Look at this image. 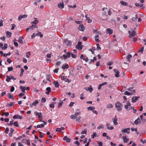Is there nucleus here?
Returning a JSON list of instances; mask_svg holds the SVG:
<instances>
[{
	"mask_svg": "<svg viewBox=\"0 0 146 146\" xmlns=\"http://www.w3.org/2000/svg\"><path fill=\"white\" fill-rule=\"evenodd\" d=\"M143 115H141L140 116V117L141 119V120L142 122H145V120L143 119Z\"/></svg>",
	"mask_w": 146,
	"mask_h": 146,
	"instance_id": "nucleus-44",
	"label": "nucleus"
},
{
	"mask_svg": "<svg viewBox=\"0 0 146 146\" xmlns=\"http://www.w3.org/2000/svg\"><path fill=\"white\" fill-rule=\"evenodd\" d=\"M63 102L62 101L60 102L58 104V107H61L63 104Z\"/></svg>",
	"mask_w": 146,
	"mask_h": 146,
	"instance_id": "nucleus-51",
	"label": "nucleus"
},
{
	"mask_svg": "<svg viewBox=\"0 0 146 146\" xmlns=\"http://www.w3.org/2000/svg\"><path fill=\"white\" fill-rule=\"evenodd\" d=\"M79 30L84 31L85 29V27L82 24L80 25L78 28Z\"/></svg>",
	"mask_w": 146,
	"mask_h": 146,
	"instance_id": "nucleus-14",
	"label": "nucleus"
},
{
	"mask_svg": "<svg viewBox=\"0 0 146 146\" xmlns=\"http://www.w3.org/2000/svg\"><path fill=\"white\" fill-rule=\"evenodd\" d=\"M59 70L58 68H56L53 70V72L54 73H57L58 72V70Z\"/></svg>",
	"mask_w": 146,
	"mask_h": 146,
	"instance_id": "nucleus-57",
	"label": "nucleus"
},
{
	"mask_svg": "<svg viewBox=\"0 0 146 146\" xmlns=\"http://www.w3.org/2000/svg\"><path fill=\"white\" fill-rule=\"evenodd\" d=\"M99 36L98 35H96L95 36V40L96 42H100V40L98 39Z\"/></svg>",
	"mask_w": 146,
	"mask_h": 146,
	"instance_id": "nucleus-27",
	"label": "nucleus"
},
{
	"mask_svg": "<svg viewBox=\"0 0 146 146\" xmlns=\"http://www.w3.org/2000/svg\"><path fill=\"white\" fill-rule=\"evenodd\" d=\"M114 72L115 73V76L116 77H119L120 75L119 74V71L116 69H114Z\"/></svg>",
	"mask_w": 146,
	"mask_h": 146,
	"instance_id": "nucleus-12",
	"label": "nucleus"
},
{
	"mask_svg": "<svg viewBox=\"0 0 146 146\" xmlns=\"http://www.w3.org/2000/svg\"><path fill=\"white\" fill-rule=\"evenodd\" d=\"M115 108L118 111H121L122 110L123 104L117 101L115 103Z\"/></svg>",
	"mask_w": 146,
	"mask_h": 146,
	"instance_id": "nucleus-1",
	"label": "nucleus"
},
{
	"mask_svg": "<svg viewBox=\"0 0 146 146\" xmlns=\"http://www.w3.org/2000/svg\"><path fill=\"white\" fill-rule=\"evenodd\" d=\"M66 55L63 54L62 56L63 57V58L65 59L70 57V52H66Z\"/></svg>",
	"mask_w": 146,
	"mask_h": 146,
	"instance_id": "nucleus-8",
	"label": "nucleus"
},
{
	"mask_svg": "<svg viewBox=\"0 0 146 146\" xmlns=\"http://www.w3.org/2000/svg\"><path fill=\"white\" fill-rule=\"evenodd\" d=\"M107 127V128L109 130H112L114 129L113 127L111 126H110V124L109 123H107L106 124Z\"/></svg>",
	"mask_w": 146,
	"mask_h": 146,
	"instance_id": "nucleus-21",
	"label": "nucleus"
},
{
	"mask_svg": "<svg viewBox=\"0 0 146 146\" xmlns=\"http://www.w3.org/2000/svg\"><path fill=\"white\" fill-rule=\"evenodd\" d=\"M35 21L32 22V23H33L34 24H35L36 25V24L38 23V21L37 20V19L36 18H35Z\"/></svg>",
	"mask_w": 146,
	"mask_h": 146,
	"instance_id": "nucleus-37",
	"label": "nucleus"
},
{
	"mask_svg": "<svg viewBox=\"0 0 146 146\" xmlns=\"http://www.w3.org/2000/svg\"><path fill=\"white\" fill-rule=\"evenodd\" d=\"M61 78L62 80H64L65 82H69V79L67 78L66 76L62 75L61 76Z\"/></svg>",
	"mask_w": 146,
	"mask_h": 146,
	"instance_id": "nucleus-11",
	"label": "nucleus"
},
{
	"mask_svg": "<svg viewBox=\"0 0 146 146\" xmlns=\"http://www.w3.org/2000/svg\"><path fill=\"white\" fill-rule=\"evenodd\" d=\"M107 107L108 108H112L113 107V106L111 104H109L107 105Z\"/></svg>",
	"mask_w": 146,
	"mask_h": 146,
	"instance_id": "nucleus-40",
	"label": "nucleus"
},
{
	"mask_svg": "<svg viewBox=\"0 0 146 146\" xmlns=\"http://www.w3.org/2000/svg\"><path fill=\"white\" fill-rule=\"evenodd\" d=\"M14 104V102H11L10 104H8L7 105V106L9 107H11L12 106H13Z\"/></svg>",
	"mask_w": 146,
	"mask_h": 146,
	"instance_id": "nucleus-46",
	"label": "nucleus"
},
{
	"mask_svg": "<svg viewBox=\"0 0 146 146\" xmlns=\"http://www.w3.org/2000/svg\"><path fill=\"white\" fill-rule=\"evenodd\" d=\"M11 77L8 76H7V78L6 79V80L8 82H9L10 80H11Z\"/></svg>",
	"mask_w": 146,
	"mask_h": 146,
	"instance_id": "nucleus-41",
	"label": "nucleus"
},
{
	"mask_svg": "<svg viewBox=\"0 0 146 146\" xmlns=\"http://www.w3.org/2000/svg\"><path fill=\"white\" fill-rule=\"evenodd\" d=\"M82 44L81 42L79 41L78 43V44L76 46V48L79 50H81L83 46V45L81 44Z\"/></svg>",
	"mask_w": 146,
	"mask_h": 146,
	"instance_id": "nucleus-4",
	"label": "nucleus"
},
{
	"mask_svg": "<svg viewBox=\"0 0 146 146\" xmlns=\"http://www.w3.org/2000/svg\"><path fill=\"white\" fill-rule=\"evenodd\" d=\"M120 3L123 6H126L128 5V3L123 1H121L120 2Z\"/></svg>",
	"mask_w": 146,
	"mask_h": 146,
	"instance_id": "nucleus-33",
	"label": "nucleus"
},
{
	"mask_svg": "<svg viewBox=\"0 0 146 146\" xmlns=\"http://www.w3.org/2000/svg\"><path fill=\"white\" fill-rule=\"evenodd\" d=\"M108 33L107 34L109 33L110 35L112 34L113 33V30L110 28H108L106 29Z\"/></svg>",
	"mask_w": 146,
	"mask_h": 146,
	"instance_id": "nucleus-25",
	"label": "nucleus"
},
{
	"mask_svg": "<svg viewBox=\"0 0 146 146\" xmlns=\"http://www.w3.org/2000/svg\"><path fill=\"white\" fill-rule=\"evenodd\" d=\"M3 44L2 43H0V47L2 48L3 50H6L7 48V44L4 43V46L3 47Z\"/></svg>",
	"mask_w": 146,
	"mask_h": 146,
	"instance_id": "nucleus-7",
	"label": "nucleus"
},
{
	"mask_svg": "<svg viewBox=\"0 0 146 146\" xmlns=\"http://www.w3.org/2000/svg\"><path fill=\"white\" fill-rule=\"evenodd\" d=\"M25 86H20V88L21 90L22 91V92H23L24 93H25Z\"/></svg>",
	"mask_w": 146,
	"mask_h": 146,
	"instance_id": "nucleus-34",
	"label": "nucleus"
},
{
	"mask_svg": "<svg viewBox=\"0 0 146 146\" xmlns=\"http://www.w3.org/2000/svg\"><path fill=\"white\" fill-rule=\"evenodd\" d=\"M131 104L130 102H127L126 105L124 106V107L128 111L130 110L129 107L131 106Z\"/></svg>",
	"mask_w": 146,
	"mask_h": 146,
	"instance_id": "nucleus-10",
	"label": "nucleus"
},
{
	"mask_svg": "<svg viewBox=\"0 0 146 146\" xmlns=\"http://www.w3.org/2000/svg\"><path fill=\"white\" fill-rule=\"evenodd\" d=\"M27 17V15H21L18 17V20L20 21L22 18H26Z\"/></svg>",
	"mask_w": 146,
	"mask_h": 146,
	"instance_id": "nucleus-22",
	"label": "nucleus"
},
{
	"mask_svg": "<svg viewBox=\"0 0 146 146\" xmlns=\"http://www.w3.org/2000/svg\"><path fill=\"white\" fill-rule=\"evenodd\" d=\"M74 104V102H71L70 104H69V106L70 107H71L73 106V105Z\"/></svg>",
	"mask_w": 146,
	"mask_h": 146,
	"instance_id": "nucleus-59",
	"label": "nucleus"
},
{
	"mask_svg": "<svg viewBox=\"0 0 146 146\" xmlns=\"http://www.w3.org/2000/svg\"><path fill=\"white\" fill-rule=\"evenodd\" d=\"M46 90L47 91L45 93L47 94H49L51 92V89L50 87H48L46 88Z\"/></svg>",
	"mask_w": 146,
	"mask_h": 146,
	"instance_id": "nucleus-19",
	"label": "nucleus"
},
{
	"mask_svg": "<svg viewBox=\"0 0 146 146\" xmlns=\"http://www.w3.org/2000/svg\"><path fill=\"white\" fill-rule=\"evenodd\" d=\"M85 89L86 90V91H89L90 92H91L92 90H93V89L92 88L90 87H89L88 89H87V88H85Z\"/></svg>",
	"mask_w": 146,
	"mask_h": 146,
	"instance_id": "nucleus-32",
	"label": "nucleus"
},
{
	"mask_svg": "<svg viewBox=\"0 0 146 146\" xmlns=\"http://www.w3.org/2000/svg\"><path fill=\"white\" fill-rule=\"evenodd\" d=\"M13 68L12 67H8V71H11L13 70Z\"/></svg>",
	"mask_w": 146,
	"mask_h": 146,
	"instance_id": "nucleus-61",
	"label": "nucleus"
},
{
	"mask_svg": "<svg viewBox=\"0 0 146 146\" xmlns=\"http://www.w3.org/2000/svg\"><path fill=\"white\" fill-rule=\"evenodd\" d=\"M122 139L123 140L124 143H126L129 141V139H127L125 136H123L122 137Z\"/></svg>",
	"mask_w": 146,
	"mask_h": 146,
	"instance_id": "nucleus-16",
	"label": "nucleus"
},
{
	"mask_svg": "<svg viewBox=\"0 0 146 146\" xmlns=\"http://www.w3.org/2000/svg\"><path fill=\"white\" fill-rule=\"evenodd\" d=\"M39 137L40 138H42L43 137L44 135V134L42 133L41 132L39 131Z\"/></svg>",
	"mask_w": 146,
	"mask_h": 146,
	"instance_id": "nucleus-39",
	"label": "nucleus"
},
{
	"mask_svg": "<svg viewBox=\"0 0 146 146\" xmlns=\"http://www.w3.org/2000/svg\"><path fill=\"white\" fill-rule=\"evenodd\" d=\"M19 116V115H15L13 117V118L14 119H17Z\"/></svg>",
	"mask_w": 146,
	"mask_h": 146,
	"instance_id": "nucleus-49",
	"label": "nucleus"
},
{
	"mask_svg": "<svg viewBox=\"0 0 146 146\" xmlns=\"http://www.w3.org/2000/svg\"><path fill=\"white\" fill-rule=\"evenodd\" d=\"M56 131L59 132H61V129L60 128H57L56 129Z\"/></svg>",
	"mask_w": 146,
	"mask_h": 146,
	"instance_id": "nucleus-62",
	"label": "nucleus"
},
{
	"mask_svg": "<svg viewBox=\"0 0 146 146\" xmlns=\"http://www.w3.org/2000/svg\"><path fill=\"white\" fill-rule=\"evenodd\" d=\"M6 34L7 35V36L8 37H10L12 35V33L9 32V31H7L6 33Z\"/></svg>",
	"mask_w": 146,
	"mask_h": 146,
	"instance_id": "nucleus-29",
	"label": "nucleus"
},
{
	"mask_svg": "<svg viewBox=\"0 0 146 146\" xmlns=\"http://www.w3.org/2000/svg\"><path fill=\"white\" fill-rule=\"evenodd\" d=\"M132 94V93L131 94V93H130V92H128L127 91H126L124 93V94L125 95H128V96H130Z\"/></svg>",
	"mask_w": 146,
	"mask_h": 146,
	"instance_id": "nucleus-42",
	"label": "nucleus"
},
{
	"mask_svg": "<svg viewBox=\"0 0 146 146\" xmlns=\"http://www.w3.org/2000/svg\"><path fill=\"white\" fill-rule=\"evenodd\" d=\"M46 99L44 98H42L41 99V102L42 103H44L46 101Z\"/></svg>",
	"mask_w": 146,
	"mask_h": 146,
	"instance_id": "nucleus-48",
	"label": "nucleus"
},
{
	"mask_svg": "<svg viewBox=\"0 0 146 146\" xmlns=\"http://www.w3.org/2000/svg\"><path fill=\"white\" fill-rule=\"evenodd\" d=\"M139 97H134L132 98V101L133 102H136L138 100V98H139Z\"/></svg>",
	"mask_w": 146,
	"mask_h": 146,
	"instance_id": "nucleus-17",
	"label": "nucleus"
},
{
	"mask_svg": "<svg viewBox=\"0 0 146 146\" xmlns=\"http://www.w3.org/2000/svg\"><path fill=\"white\" fill-rule=\"evenodd\" d=\"M141 123L140 120L139 118H137L134 121V123L136 125H137L138 124H140Z\"/></svg>",
	"mask_w": 146,
	"mask_h": 146,
	"instance_id": "nucleus-23",
	"label": "nucleus"
},
{
	"mask_svg": "<svg viewBox=\"0 0 146 146\" xmlns=\"http://www.w3.org/2000/svg\"><path fill=\"white\" fill-rule=\"evenodd\" d=\"M13 125L14 126L16 127H18L19 126V125L18 124L17 122V121L14 122L13 123Z\"/></svg>",
	"mask_w": 146,
	"mask_h": 146,
	"instance_id": "nucleus-53",
	"label": "nucleus"
},
{
	"mask_svg": "<svg viewBox=\"0 0 146 146\" xmlns=\"http://www.w3.org/2000/svg\"><path fill=\"white\" fill-rule=\"evenodd\" d=\"M130 129L129 128H125L124 129L122 130H121V131L122 133L129 134L130 133Z\"/></svg>",
	"mask_w": 146,
	"mask_h": 146,
	"instance_id": "nucleus-9",
	"label": "nucleus"
},
{
	"mask_svg": "<svg viewBox=\"0 0 146 146\" xmlns=\"http://www.w3.org/2000/svg\"><path fill=\"white\" fill-rule=\"evenodd\" d=\"M86 20H87L88 21V22L89 23H91L92 22V20L91 19H89V18H88V19H86Z\"/></svg>",
	"mask_w": 146,
	"mask_h": 146,
	"instance_id": "nucleus-58",
	"label": "nucleus"
},
{
	"mask_svg": "<svg viewBox=\"0 0 146 146\" xmlns=\"http://www.w3.org/2000/svg\"><path fill=\"white\" fill-rule=\"evenodd\" d=\"M132 57V55L130 54L127 55V59L128 61L129 62H130L131 58Z\"/></svg>",
	"mask_w": 146,
	"mask_h": 146,
	"instance_id": "nucleus-30",
	"label": "nucleus"
},
{
	"mask_svg": "<svg viewBox=\"0 0 146 146\" xmlns=\"http://www.w3.org/2000/svg\"><path fill=\"white\" fill-rule=\"evenodd\" d=\"M69 68V65L68 64H66L65 65H63L62 67V68L63 69H68Z\"/></svg>",
	"mask_w": 146,
	"mask_h": 146,
	"instance_id": "nucleus-28",
	"label": "nucleus"
},
{
	"mask_svg": "<svg viewBox=\"0 0 146 146\" xmlns=\"http://www.w3.org/2000/svg\"><path fill=\"white\" fill-rule=\"evenodd\" d=\"M80 114V112H76L74 115H72L70 116V118L71 119H76V121H79L80 119V117H77V116Z\"/></svg>",
	"mask_w": 146,
	"mask_h": 146,
	"instance_id": "nucleus-2",
	"label": "nucleus"
},
{
	"mask_svg": "<svg viewBox=\"0 0 146 146\" xmlns=\"http://www.w3.org/2000/svg\"><path fill=\"white\" fill-rule=\"evenodd\" d=\"M117 121V119L116 117H115L113 119V123L115 125H117L118 124V123Z\"/></svg>",
	"mask_w": 146,
	"mask_h": 146,
	"instance_id": "nucleus-24",
	"label": "nucleus"
},
{
	"mask_svg": "<svg viewBox=\"0 0 146 146\" xmlns=\"http://www.w3.org/2000/svg\"><path fill=\"white\" fill-rule=\"evenodd\" d=\"M143 49H144V48L143 47H142L139 50H138V52H143Z\"/></svg>",
	"mask_w": 146,
	"mask_h": 146,
	"instance_id": "nucleus-56",
	"label": "nucleus"
},
{
	"mask_svg": "<svg viewBox=\"0 0 146 146\" xmlns=\"http://www.w3.org/2000/svg\"><path fill=\"white\" fill-rule=\"evenodd\" d=\"M36 115L38 116V118L40 120V121H42V113L41 112H37L36 111L35 112Z\"/></svg>",
	"mask_w": 146,
	"mask_h": 146,
	"instance_id": "nucleus-5",
	"label": "nucleus"
},
{
	"mask_svg": "<svg viewBox=\"0 0 146 146\" xmlns=\"http://www.w3.org/2000/svg\"><path fill=\"white\" fill-rule=\"evenodd\" d=\"M25 95V94L24 93H21L19 95V96L20 98L23 96L24 95Z\"/></svg>",
	"mask_w": 146,
	"mask_h": 146,
	"instance_id": "nucleus-64",
	"label": "nucleus"
},
{
	"mask_svg": "<svg viewBox=\"0 0 146 146\" xmlns=\"http://www.w3.org/2000/svg\"><path fill=\"white\" fill-rule=\"evenodd\" d=\"M84 96V94L83 93L82 94L80 95V99L81 100H83L85 98L83 97V96Z\"/></svg>",
	"mask_w": 146,
	"mask_h": 146,
	"instance_id": "nucleus-52",
	"label": "nucleus"
},
{
	"mask_svg": "<svg viewBox=\"0 0 146 146\" xmlns=\"http://www.w3.org/2000/svg\"><path fill=\"white\" fill-rule=\"evenodd\" d=\"M31 29H33L34 28L36 27H37V25L35 24L32 25L31 26L29 27Z\"/></svg>",
	"mask_w": 146,
	"mask_h": 146,
	"instance_id": "nucleus-35",
	"label": "nucleus"
},
{
	"mask_svg": "<svg viewBox=\"0 0 146 146\" xmlns=\"http://www.w3.org/2000/svg\"><path fill=\"white\" fill-rule=\"evenodd\" d=\"M7 95L8 96V97L9 99H11L13 100H14V98L13 95H11L10 93H8Z\"/></svg>",
	"mask_w": 146,
	"mask_h": 146,
	"instance_id": "nucleus-31",
	"label": "nucleus"
},
{
	"mask_svg": "<svg viewBox=\"0 0 146 146\" xmlns=\"http://www.w3.org/2000/svg\"><path fill=\"white\" fill-rule=\"evenodd\" d=\"M83 60H85L86 62H88V59L86 56L84 57L83 58Z\"/></svg>",
	"mask_w": 146,
	"mask_h": 146,
	"instance_id": "nucleus-45",
	"label": "nucleus"
},
{
	"mask_svg": "<svg viewBox=\"0 0 146 146\" xmlns=\"http://www.w3.org/2000/svg\"><path fill=\"white\" fill-rule=\"evenodd\" d=\"M64 140L67 143H69L71 139L69 138L68 137L66 136H64L63 138Z\"/></svg>",
	"mask_w": 146,
	"mask_h": 146,
	"instance_id": "nucleus-15",
	"label": "nucleus"
},
{
	"mask_svg": "<svg viewBox=\"0 0 146 146\" xmlns=\"http://www.w3.org/2000/svg\"><path fill=\"white\" fill-rule=\"evenodd\" d=\"M87 130L86 129H85L84 130L82 131L81 133L82 134H86L87 133Z\"/></svg>",
	"mask_w": 146,
	"mask_h": 146,
	"instance_id": "nucleus-43",
	"label": "nucleus"
},
{
	"mask_svg": "<svg viewBox=\"0 0 146 146\" xmlns=\"http://www.w3.org/2000/svg\"><path fill=\"white\" fill-rule=\"evenodd\" d=\"M72 57L73 58H75L76 57V54H71Z\"/></svg>",
	"mask_w": 146,
	"mask_h": 146,
	"instance_id": "nucleus-54",
	"label": "nucleus"
},
{
	"mask_svg": "<svg viewBox=\"0 0 146 146\" xmlns=\"http://www.w3.org/2000/svg\"><path fill=\"white\" fill-rule=\"evenodd\" d=\"M135 28L134 30H133L132 31H129L128 32V33L129 34V37L130 38H132L134 36L136 35V32L135 31Z\"/></svg>",
	"mask_w": 146,
	"mask_h": 146,
	"instance_id": "nucleus-3",
	"label": "nucleus"
},
{
	"mask_svg": "<svg viewBox=\"0 0 146 146\" xmlns=\"http://www.w3.org/2000/svg\"><path fill=\"white\" fill-rule=\"evenodd\" d=\"M104 126L103 125H99L97 127V129H100L103 128Z\"/></svg>",
	"mask_w": 146,
	"mask_h": 146,
	"instance_id": "nucleus-60",
	"label": "nucleus"
},
{
	"mask_svg": "<svg viewBox=\"0 0 146 146\" xmlns=\"http://www.w3.org/2000/svg\"><path fill=\"white\" fill-rule=\"evenodd\" d=\"M53 84H54L56 88H58L60 86L58 82L56 81H55L53 82Z\"/></svg>",
	"mask_w": 146,
	"mask_h": 146,
	"instance_id": "nucleus-20",
	"label": "nucleus"
},
{
	"mask_svg": "<svg viewBox=\"0 0 146 146\" xmlns=\"http://www.w3.org/2000/svg\"><path fill=\"white\" fill-rule=\"evenodd\" d=\"M64 42L66 45L68 46H71L72 44L71 42L69 40L67 39H65L64 40Z\"/></svg>",
	"mask_w": 146,
	"mask_h": 146,
	"instance_id": "nucleus-6",
	"label": "nucleus"
},
{
	"mask_svg": "<svg viewBox=\"0 0 146 146\" xmlns=\"http://www.w3.org/2000/svg\"><path fill=\"white\" fill-rule=\"evenodd\" d=\"M24 38L22 36H20L18 42L19 43H20L21 44H23V42L22 39H23Z\"/></svg>",
	"mask_w": 146,
	"mask_h": 146,
	"instance_id": "nucleus-26",
	"label": "nucleus"
},
{
	"mask_svg": "<svg viewBox=\"0 0 146 146\" xmlns=\"http://www.w3.org/2000/svg\"><path fill=\"white\" fill-rule=\"evenodd\" d=\"M38 103V101L37 100H36L35 101L32 103V105L33 106H36L37 104Z\"/></svg>",
	"mask_w": 146,
	"mask_h": 146,
	"instance_id": "nucleus-36",
	"label": "nucleus"
},
{
	"mask_svg": "<svg viewBox=\"0 0 146 146\" xmlns=\"http://www.w3.org/2000/svg\"><path fill=\"white\" fill-rule=\"evenodd\" d=\"M30 55H31V52H30V51L28 52H27V53L26 55V57L27 58H29V56Z\"/></svg>",
	"mask_w": 146,
	"mask_h": 146,
	"instance_id": "nucleus-47",
	"label": "nucleus"
},
{
	"mask_svg": "<svg viewBox=\"0 0 146 146\" xmlns=\"http://www.w3.org/2000/svg\"><path fill=\"white\" fill-rule=\"evenodd\" d=\"M108 15H110L111 14V9H109L108 11Z\"/></svg>",
	"mask_w": 146,
	"mask_h": 146,
	"instance_id": "nucleus-50",
	"label": "nucleus"
},
{
	"mask_svg": "<svg viewBox=\"0 0 146 146\" xmlns=\"http://www.w3.org/2000/svg\"><path fill=\"white\" fill-rule=\"evenodd\" d=\"M58 7L59 8L61 9H63L64 7V4L63 2L61 3H60L58 4Z\"/></svg>",
	"mask_w": 146,
	"mask_h": 146,
	"instance_id": "nucleus-18",
	"label": "nucleus"
},
{
	"mask_svg": "<svg viewBox=\"0 0 146 146\" xmlns=\"http://www.w3.org/2000/svg\"><path fill=\"white\" fill-rule=\"evenodd\" d=\"M42 122H44V123H42V124H40V125H38L36 126V127L37 128H42L45 125H46V124L47 122H44V121H42Z\"/></svg>",
	"mask_w": 146,
	"mask_h": 146,
	"instance_id": "nucleus-13",
	"label": "nucleus"
},
{
	"mask_svg": "<svg viewBox=\"0 0 146 146\" xmlns=\"http://www.w3.org/2000/svg\"><path fill=\"white\" fill-rule=\"evenodd\" d=\"M87 109L88 110H93L95 109V108L92 106H89L87 108Z\"/></svg>",
	"mask_w": 146,
	"mask_h": 146,
	"instance_id": "nucleus-38",
	"label": "nucleus"
},
{
	"mask_svg": "<svg viewBox=\"0 0 146 146\" xmlns=\"http://www.w3.org/2000/svg\"><path fill=\"white\" fill-rule=\"evenodd\" d=\"M7 61L9 64L11 63L12 62V61L9 58H8Z\"/></svg>",
	"mask_w": 146,
	"mask_h": 146,
	"instance_id": "nucleus-63",
	"label": "nucleus"
},
{
	"mask_svg": "<svg viewBox=\"0 0 146 146\" xmlns=\"http://www.w3.org/2000/svg\"><path fill=\"white\" fill-rule=\"evenodd\" d=\"M140 141L141 142H142L144 144L146 143V140H143L142 139H141L140 140Z\"/></svg>",
	"mask_w": 146,
	"mask_h": 146,
	"instance_id": "nucleus-55",
	"label": "nucleus"
}]
</instances>
